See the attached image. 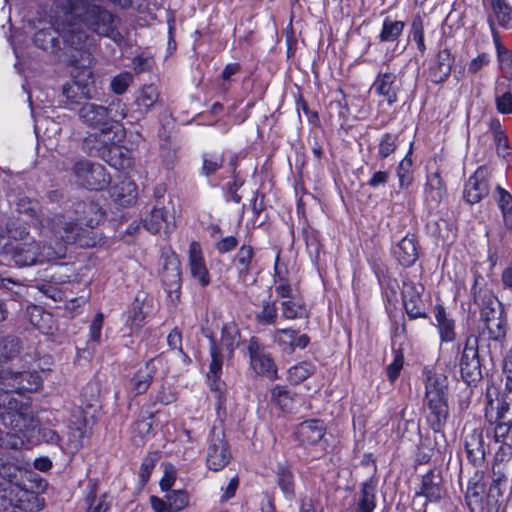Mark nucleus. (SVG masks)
Listing matches in <instances>:
<instances>
[{
    "mask_svg": "<svg viewBox=\"0 0 512 512\" xmlns=\"http://www.w3.org/2000/svg\"><path fill=\"white\" fill-rule=\"evenodd\" d=\"M421 379L424 385V417L427 426L435 435L426 434L420 437L415 451V466L430 463L435 451L440 452L436 435L439 434L446 441L445 426L450 415L448 375L438 372L433 365H427L421 371Z\"/></svg>",
    "mask_w": 512,
    "mask_h": 512,
    "instance_id": "nucleus-1",
    "label": "nucleus"
},
{
    "mask_svg": "<svg viewBox=\"0 0 512 512\" xmlns=\"http://www.w3.org/2000/svg\"><path fill=\"white\" fill-rule=\"evenodd\" d=\"M36 47L50 53H59L66 58L68 65L86 68L92 64L96 40L79 24L66 18L56 25L39 29L33 36Z\"/></svg>",
    "mask_w": 512,
    "mask_h": 512,
    "instance_id": "nucleus-2",
    "label": "nucleus"
},
{
    "mask_svg": "<svg viewBox=\"0 0 512 512\" xmlns=\"http://www.w3.org/2000/svg\"><path fill=\"white\" fill-rule=\"evenodd\" d=\"M209 340L210 363L207 373V381L210 391L215 399V411L218 418L227 415V386L221 379L225 358L232 360L236 349L243 343L239 325L235 321L223 323L220 331V339L217 340L212 331L203 333Z\"/></svg>",
    "mask_w": 512,
    "mask_h": 512,
    "instance_id": "nucleus-3",
    "label": "nucleus"
},
{
    "mask_svg": "<svg viewBox=\"0 0 512 512\" xmlns=\"http://www.w3.org/2000/svg\"><path fill=\"white\" fill-rule=\"evenodd\" d=\"M92 0H65L63 10L69 22H75L84 30L99 37L109 38L118 47L125 44V37L119 30L121 19L104 6Z\"/></svg>",
    "mask_w": 512,
    "mask_h": 512,
    "instance_id": "nucleus-4",
    "label": "nucleus"
},
{
    "mask_svg": "<svg viewBox=\"0 0 512 512\" xmlns=\"http://www.w3.org/2000/svg\"><path fill=\"white\" fill-rule=\"evenodd\" d=\"M509 329L508 314L503 303L492 291L485 292L479 310L477 334L473 335V340L485 347L492 359L494 353H502Z\"/></svg>",
    "mask_w": 512,
    "mask_h": 512,
    "instance_id": "nucleus-5",
    "label": "nucleus"
},
{
    "mask_svg": "<svg viewBox=\"0 0 512 512\" xmlns=\"http://www.w3.org/2000/svg\"><path fill=\"white\" fill-rule=\"evenodd\" d=\"M80 406L70 417L67 433V449L77 453L89 440L91 428L88 425L87 412L100 407V389L96 383L89 382L82 387L79 395Z\"/></svg>",
    "mask_w": 512,
    "mask_h": 512,
    "instance_id": "nucleus-6",
    "label": "nucleus"
},
{
    "mask_svg": "<svg viewBox=\"0 0 512 512\" xmlns=\"http://www.w3.org/2000/svg\"><path fill=\"white\" fill-rule=\"evenodd\" d=\"M63 244H74L80 248H92L103 240L99 230L85 229L80 221L63 213H52L44 222V228Z\"/></svg>",
    "mask_w": 512,
    "mask_h": 512,
    "instance_id": "nucleus-7",
    "label": "nucleus"
},
{
    "mask_svg": "<svg viewBox=\"0 0 512 512\" xmlns=\"http://www.w3.org/2000/svg\"><path fill=\"white\" fill-rule=\"evenodd\" d=\"M454 358L442 354L447 367L458 368L459 377L469 387H477L484 378L483 364L479 353V345L473 335H467L463 343H454L451 347Z\"/></svg>",
    "mask_w": 512,
    "mask_h": 512,
    "instance_id": "nucleus-8",
    "label": "nucleus"
},
{
    "mask_svg": "<svg viewBox=\"0 0 512 512\" xmlns=\"http://www.w3.org/2000/svg\"><path fill=\"white\" fill-rule=\"evenodd\" d=\"M48 483L37 473L28 474V479L9 495L10 507H0V512H39L45 507V499L40 496Z\"/></svg>",
    "mask_w": 512,
    "mask_h": 512,
    "instance_id": "nucleus-9",
    "label": "nucleus"
},
{
    "mask_svg": "<svg viewBox=\"0 0 512 512\" xmlns=\"http://www.w3.org/2000/svg\"><path fill=\"white\" fill-rule=\"evenodd\" d=\"M292 440L296 446L313 452L312 459H321L328 453L327 425L323 419H305L293 427Z\"/></svg>",
    "mask_w": 512,
    "mask_h": 512,
    "instance_id": "nucleus-10",
    "label": "nucleus"
},
{
    "mask_svg": "<svg viewBox=\"0 0 512 512\" xmlns=\"http://www.w3.org/2000/svg\"><path fill=\"white\" fill-rule=\"evenodd\" d=\"M161 261V282L163 289L171 302H179L182 288V270L179 256L172 249L163 250L161 253Z\"/></svg>",
    "mask_w": 512,
    "mask_h": 512,
    "instance_id": "nucleus-11",
    "label": "nucleus"
},
{
    "mask_svg": "<svg viewBox=\"0 0 512 512\" xmlns=\"http://www.w3.org/2000/svg\"><path fill=\"white\" fill-rule=\"evenodd\" d=\"M424 286L406 277L402 280L401 302L407 319H429V310L423 298Z\"/></svg>",
    "mask_w": 512,
    "mask_h": 512,
    "instance_id": "nucleus-12",
    "label": "nucleus"
},
{
    "mask_svg": "<svg viewBox=\"0 0 512 512\" xmlns=\"http://www.w3.org/2000/svg\"><path fill=\"white\" fill-rule=\"evenodd\" d=\"M89 153L102 158L108 165L118 171H127L134 166L131 151L114 141L104 139L87 148Z\"/></svg>",
    "mask_w": 512,
    "mask_h": 512,
    "instance_id": "nucleus-13",
    "label": "nucleus"
},
{
    "mask_svg": "<svg viewBox=\"0 0 512 512\" xmlns=\"http://www.w3.org/2000/svg\"><path fill=\"white\" fill-rule=\"evenodd\" d=\"M79 118L86 125L98 129L100 134H91L84 140L86 148L105 138L112 131L106 107L92 102H85L78 111Z\"/></svg>",
    "mask_w": 512,
    "mask_h": 512,
    "instance_id": "nucleus-14",
    "label": "nucleus"
},
{
    "mask_svg": "<svg viewBox=\"0 0 512 512\" xmlns=\"http://www.w3.org/2000/svg\"><path fill=\"white\" fill-rule=\"evenodd\" d=\"M77 182L91 191H101L109 187L111 176L106 168L89 160H79L72 167Z\"/></svg>",
    "mask_w": 512,
    "mask_h": 512,
    "instance_id": "nucleus-15",
    "label": "nucleus"
},
{
    "mask_svg": "<svg viewBox=\"0 0 512 512\" xmlns=\"http://www.w3.org/2000/svg\"><path fill=\"white\" fill-rule=\"evenodd\" d=\"M247 354L250 359L249 365L258 376L266 377L272 381L278 379V367L275 360L258 337L251 336L249 338Z\"/></svg>",
    "mask_w": 512,
    "mask_h": 512,
    "instance_id": "nucleus-16",
    "label": "nucleus"
},
{
    "mask_svg": "<svg viewBox=\"0 0 512 512\" xmlns=\"http://www.w3.org/2000/svg\"><path fill=\"white\" fill-rule=\"evenodd\" d=\"M486 412L485 417L491 425H494V441L499 442L501 438H507L512 429V393L503 391L497 397L495 413Z\"/></svg>",
    "mask_w": 512,
    "mask_h": 512,
    "instance_id": "nucleus-17",
    "label": "nucleus"
},
{
    "mask_svg": "<svg viewBox=\"0 0 512 512\" xmlns=\"http://www.w3.org/2000/svg\"><path fill=\"white\" fill-rule=\"evenodd\" d=\"M32 471L24 470L14 461H5L0 464V507H10L9 495L28 479Z\"/></svg>",
    "mask_w": 512,
    "mask_h": 512,
    "instance_id": "nucleus-18",
    "label": "nucleus"
},
{
    "mask_svg": "<svg viewBox=\"0 0 512 512\" xmlns=\"http://www.w3.org/2000/svg\"><path fill=\"white\" fill-rule=\"evenodd\" d=\"M232 453L230 444L225 437L224 431L216 432L213 428L208 437L206 452V467L214 472L223 470L231 461Z\"/></svg>",
    "mask_w": 512,
    "mask_h": 512,
    "instance_id": "nucleus-19",
    "label": "nucleus"
},
{
    "mask_svg": "<svg viewBox=\"0 0 512 512\" xmlns=\"http://www.w3.org/2000/svg\"><path fill=\"white\" fill-rule=\"evenodd\" d=\"M490 193V172L481 165L469 176L463 187V200L469 205L480 203Z\"/></svg>",
    "mask_w": 512,
    "mask_h": 512,
    "instance_id": "nucleus-20",
    "label": "nucleus"
},
{
    "mask_svg": "<svg viewBox=\"0 0 512 512\" xmlns=\"http://www.w3.org/2000/svg\"><path fill=\"white\" fill-rule=\"evenodd\" d=\"M446 494L442 474L435 469H429L421 476L420 483L415 488L414 497H424L425 503H439Z\"/></svg>",
    "mask_w": 512,
    "mask_h": 512,
    "instance_id": "nucleus-21",
    "label": "nucleus"
},
{
    "mask_svg": "<svg viewBox=\"0 0 512 512\" xmlns=\"http://www.w3.org/2000/svg\"><path fill=\"white\" fill-rule=\"evenodd\" d=\"M188 268L191 278L201 287L206 288L212 282L204 252L199 241L193 240L188 247Z\"/></svg>",
    "mask_w": 512,
    "mask_h": 512,
    "instance_id": "nucleus-22",
    "label": "nucleus"
},
{
    "mask_svg": "<svg viewBox=\"0 0 512 512\" xmlns=\"http://www.w3.org/2000/svg\"><path fill=\"white\" fill-rule=\"evenodd\" d=\"M374 95L381 97L388 106L398 102L401 84L392 71H379L370 87Z\"/></svg>",
    "mask_w": 512,
    "mask_h": 512,
    "instance_id": "nucleus-23",
    "label": "nucleus"
},
{
    "mask_svg": "<svg viewBox=\"0 0 512 512\" xmlns=\"http://www.w3.org/2000/svg\"><path fill=\"white\" fill-rule=\"evenodd\" d=\"M455 63V55L447 47L438 50V52L430 59L427 68L428 80L435 84H443L446 82L452 72Z\"/></svg>",
    "mask_w": 512,
    "mask_h": 512,
    "instance_id": "nucleus-24",
    "label": "nucleus"
},
{
    "mask_svg": "<svg viewBox=\"0 0 512 512\" xmlns=\"http://www.w3.org/2000/svg\"><path fill=\"white\" fill-rule=\"evenodd\" d=\"M271 337L280 352L288 356L294 354L296 349L303 350L310 344V337L307 334H299V331L292 327L277 328Z\"/></svg>",
    "mask_w": 512,
    "mask_h": 512,
    "instance_id": "nucleus-25",
    "label": "nucleus"
},
{
    "mask_svg": "<svg viewBox=\"0 0 512 512\" xmlns=\"http://www.w3.org/2000/svg\"><path fill=\"white\" fill-rule=\"evenodd\" d=\"M370 267L379 284L385 308L395 306L399 288L397 279L391 275L388 267L382 263L373 262L370 263Z\"/></svg>",
    "mask_w": 512,
    "mask_h": 512,
    "instance_id": "nucleus-26",
    "label": "nucleus"
},
{
    "mask_svg": "<svg viewBox=\"0 0 512 512\" xmlns=\"http://www.w3.org/2000/svg\"><path fill=\"white\" fill-rule=\"evenodd\" d=\"M421 246L414 234L407 233L391 250L396 262L403 268L415 265L420 256Z\"/></svg>",
    "mask_w": 512,
    "mask_h": 512,
    "instance_id": "nucleus-27",
    "label": "nucleus"
},
{
    "mask_svg": "<svg viewBox=\"0 0 512 512\" xmlns=\"http://www.w3.org/2000/svg\"><path fill=\"white\" fill-rule=\"evenodd\" d=\"M464 451L468 463L473 467L479 468L484 465L486 449L483 428H474L471 432L465 435Z\"/></svg>",
    "mask_w": 512,
    "mask_h": 512,
    "instance_id": "nucleus-28",
    "label": "nucleus"
},
{
    "mask_svg": "<svg viewBox=\"0 0 512 512\" xmlns=\"http://www.w3.org/2000/svg\"><path fill=\"white\" fill-rule=\"evenodd\" d=\"M433 314L440 345L454 343L457 338L456 320L447 312L443 303L433 306Z\"/></svg>",
    "mask_w": 512,
    "mask_h": 512,
    "instance_id": "nucleus-29",
    "label": "nucleus"
},
{
    "mask_svg": "<svg viewBox=\"0 0 512 512\" xmlns=\"http://www.w3.org/2000/svg\"><path fill=\"white\" fill-rule=\"evenodd\" d=\"M156 374L157 367L154 358H150L143 365H140L129 380L130 389L134 396L145 394L153 383Z\"/></svg>",
    "mask_w": 512,
    "mask_h": 512,
    "instance_id": "nucleus-30",
    "label": "nucleus"
},
{
    "mask_svg": "<svg viewBox=\"0 0 512 512\" xmlns=\"http://www.w3.org/2000/svg\"><path fill=\"white\" fill-rule=\"evenodd\" d=\"M377 507V482L373 477L361 483L354 497L352 512H374Z\"/></svg>",
    "mask_w": 512,
    "mask_h": 512,
    "instance_id": "nucleus-31",
    "label": "nucleus"
},
{
    "mask_svg": "<svg viewBox=\"0 0 512 512\" xmlns=\"http://www.w3.org/2000/svg\"><path fill=\"white\" fill-rule=\"evenodd\" d=\"M256 249L250 243H243L231 259L239 281L246 282L255 262Z\"/></svg>",
    "mask_w": 512,
    "mask_h": 512,
    "instance_id": "nucleus-32",
    "label": "nucleus"
},
{
    "mask_svg": "<svg viewBox=\"0 0 512 512\" xmlns=\"http://www.w3.org/2000/svg\"><path fill=\"white\" fill-rule=\"evenodd\" d=\"M78 277L75 263L59 261L49 265L43 275V280L55 285L76 281Z\"/></svg>",
    "mask_w": 512,
    "mask_h": 512,
    "instance_id": "nucleus-33",
    "label": "nucleus"
},
{
    "mask_svg": "<svg viewBox=\"0 0 512 512\" xmlns=\"http://www.w3.org/2000/svg\"><path fill=\"white\" fill-rule=\"evenodd\" d=\"M423 192L425 200L433 203L436 207L439 206L446 197L447 185L441 175L439 167L434 172H428L426 174Z\"/></svg>",
    "mask_w": 512,
    "mask_h": 512,
    "instance_id": "nucleus-34",
    "label": "nucleus"
},
{
    "mask_svg": "<svg viewBox=\"0 0 512 512\" xmlns=\"http://www.w3.org/2000/svg\"><path fill=\"white\" fill-rule=\"evenodd\" d=\"M76 212L78 220L85 229L98 230L97 226L105 220L106 212L99 203L88 200L78 203Z\"/></svg>",
    "mask_w": 512,
    "mask_h": 512,
    "instance_id": "nucleus-35",
    "label": "nucleus"
},
{
    "mask_svg": "<svg viewBox=\"0 0 512 512\" xmlns=\"http://www.w3.org/2000/svg\"><path fill=\"white\" fill-rule=\"evenodd\" d=\"M276 484L287 501L296 497V478L292 466L288 462H280L274 470Z\"/></svg>",
    "mask_w": 512,
    "mask_h": 512,
    "instance_id": "nucleus-36",
    "label": "nucleus"
},
{
    "mask_svg": "<svg viewBox=\"0 0 512 512\" xmlns=\"http://www.w3.org/2000/svg\"><path fill=\"white\" fill-rule=\"evenodd\" d=\"M109 194L117 205L129 207L137 200V186L132 180L124 179L112 185L109 188Z\"/></svg>",
    "mask_w": 512,
    "mask_h": 512,
    "instance_id": "nucleus-37",
    "label": "nucleus"
},
{
    "mask_svg": "<svg viewBox=\"0 0 512 512\" xmlns=\"http://www.w3.org/2000/svg\"><path fill=\"white\" fill-rule=\"evenodd\" d=\"M485 484L480 481L468 482L465 495L469 512H491L490 501L483 495Z\"/></svg>",
    "mask_w": 512,
    "mask_h": 512,
    "instance_id": "nucleus-38",
    "label": "nucleus"
},
{
    "mask_svg": "<svg viewBox=\"0 0 512 512\" xmlns=\"http://www.w3.org/2000/svg\"><path fill=\"white\" fill-rule=\"evenodd\" d=\"M38 242H18L11 248V258L17 266L38 264Z\"/></svg>",
    "mask_w": 512,
    "mask_h": 512,
    "instance_id": "nucleus-39",
    "label": "nucleus"
},
{
    "mask_svg": "<svg viewBox=\"0 0 512 512\" xmlns=\"http://www.w3.org/2000/svg\"><path fill=\"white\" fill-rule=\"evenodd\" d=\"M17 211L19 214L26 216L32 225L43 230L48 215H44L43 207L38 200L28 197L20 198L17 202Z\"/></svg>",
    "mask_w": 512,
    "mask_h": 512,
    "instance_id": "nucleus-40",
    "label": "nucleus"
},
{
    "mask_svg": "<svg viewBox=\"0 0 512 512\" xmlns=\"http://www.w3.org/2000/svg\"><path fill=\"white\" fill-rule=\"evenodd\" d=\"M147 294L139 291L128 306L126 324L132 331H139L143 328L146 319L144 304Z\"/></svg>",
    "mask_w": 512,
    "mask_h": 512,
    "instance_id": "nucleus-41",
    "label": "nucleus"
},
{
    "mask_svg": "<svg viewBox=\"0 0 512 512\" xmlns=\"http://www.w3.org/2000/svg\"><path fill=\"white\" fill-rule=\"evenodd\" d=\"M508 478L504 472L493 469V478L486 492L490 511L499 512Z\"/></svg>",
    "mask_w": 512,
    "mask_h": 512,
    "instance_id": "nucleus-42",
    "label": "nucleus"
},
{
    "mask_svg": "<svg viewBox=\"0 0 512 512\" xmlns=\"http://www.w3.org/2000/svg\"><path fill=\"white\" fill-rule=\"evenodd\" d=\"M301 236L310 257L313 262L317 264L324 248L320 231L314 228L309 222L301 225Z\"/></svg>",
    "mask_w": 512,
    "mask_h": 512,
    "instance_id": "nucleus-43",
    "label": "nucleus"
},
{
    "mask_svg": "<svg viewBox=\"0 0 512 512\" xmlns=\"http://www.w3.org/2000/svg\"><path fill=\"white\" fill-rule=\"evenodd\" d=\"M413 142L410 143L409 149L405 156L396 166V176L398 178V187L402 191L408 190L414 183L413 170Z\"/></svg>",
    "mask_w": 512,
    "mask_h": 512,
    "instance_id": "nucleus-44",
    "label": "nucleus"
},
{
    "mask_svg": "<svg viewBox=\"0 0 512 512\" xmlns=\"http://www.w3.org/2000/svg\"><path fill=\"white\" fill-rule=\"evenodd\" d=\"M160 98V92L156 85L145 84L138 89L135 95V105L137 111L142 114H148Z\"/></svg>",
    "mask_w": 512,
    "mask_h": 512,
    "instance_id": "nucleus-45",
    "label": "nucleus"
},
{
    "mask_svg": "<svg viewBox=\"0 0 512 512\" xmlns=\"http://www.w3.org/2000/svg\"><path fill=\"white\" fill-rule=\"evenodd\" d=\"M494 105L498 114L512 115V84L497 82L494 87Z\"/></svg>",
    "mask_w": 512,
    "mask_h": 512,
    "instance_id": "nucleus-46",
    "label": "nucleus"
},
{
    "mask_svg": "<svg viewBox=\"0 0 512 512\" xmlns=\"http://www.w3.org/2000/svg\"><path fill=\"white\" fill-rule=\"evenodd\" d=\"M170 218L173 219L167 207L154 205L149 214L143 219V227L151 234H157L164 224L168 226Z\"/></svg>",
    "mask_w": 512,
    "mask_h": 512,
    "instance_id": "nucleus-47",
    "label": "nucleus"
},
{
    "mask_svg": "<svg viewBox=\"0 0 512 512\" xmlns=\"http://www.w3.org/2000/svg\"><path fill=\"white\" fill-rule=\"evenodd\" d=\"M281 318L284 320L306 319L310 317V310L303 299H286L280 302Z\"/></svg>",
    "mask_w": 512,
    "mask_h": 512,
    "instance_id": "nucleus-48",
    "label": "nucleus"
},
{
    "mask_svg": "<svg viewBox=\"0 0 512 512\" xmlns=\"http://www.w3.org/2000/svg\"><path fill=\"white\" fill-rule=\"evenodd\" d=\"M405 22L397 20L391 16L383 19L381 30L377 36L381 43H398L405 29Z\"/></svg>",
    "mask_w": 512,
    "mask_h": 512,
    "instance_id": "nucleus-49",
    "label": "nucleus"
},
{
    "mask_svg": "<svg viewBox=\"0 0 512 512\" xmlns=\"http://www.w3.org/2000/svg\"><path fill=\"white\" fill-rule=\"evenodd\" d=\"M67 247L65 244L56 242L52 243H38V263H57L66 258Z\"/></svg>",
    "mask_w": 512,
    "mask_h": 512,
    "instance_id": "nucleus-50",
    "label": "nucleus"
},
{
    "mask_svg": "<svg viewBox=\"0 0 512 512\" xmlns=\"http://www.w3.org/2000/svg\"><path fill=\"white\" fill-rule=\"evenodd\" d=\"M400 146V133L387 131L380 135L376 158L384 161L392 156Z\"/></svg>",
    "mask_w": 512,
    "mask_h": 512,
    "instance_id": "nucleus-51",
    "label": "nucleus"
},
{
    "mask_svg": "<svg viewBox=\"0 0 512 512\" xmlns=\"http://www.w3.org/2000/svg\"><path fill=\"white\" fill-rule=\"evenodd\" d=\"M242 69L239 62H229L224 66L217 77V89L221 94L225 95L231 90L236 82V76L242 72Z\"/></svg>",
    "mask_w": 512,
    "mask_h": 512,
    "instance_id": "nucleus-52",
    "label": "nucleus"
},
{
    "mask_svg": "<svg viewBox=\"0 0 512 512\" xmlns=\"http://www.w3.org/2000/svg\"><path fill=\"white\" fill-rule=\"evenodd\" d=\"M493 20L503 29H512V6L507 0H489Z\"/></svg>",
    "mask_w": 512,
    "mask_h": 512,
    "instance_id": "nucleus-53",
    "label": "nucleus"
},
{
    "mask_svg": "<svg viewBox=\"0 0 512 512\" xmlns=\"http://www.w3.org/2000/svg\"><path fill=\"white\" fill-rule=\"evenodd\" d=\"M316 371V366L308 360L300 361L291 366L287 371V381L297 386L311 377Z\"/></svg>",
    "mask_w": 512,
    "mask_h": 512,
    "instance_id": "nucleus-54",
    "label": "nucleus"
},
{
    "mask_svg": "<svg viewBox=\"0 0 512 512\" xmlns=\"http://www.w3.org/2000/svg\"><path fill=\"white\" fill-rule=\"evenodd\" d=\"M255 321L260 326L275 325L278 321L277 300L271 298L263 300L261 310L255 314Z\"/></svg>",
    "mask_w": 512,
    "mask_h": 512,
    "instance_id": "nucleus-55",
    "label": "nucleus"
},
{
    "mask_svg": "<svg viewBox=\"0 0 512 512\" xmlns=\"http://www.w3.org/2000/svg\"><path fill=\"white\" fill-rule=\"evenodd\" d=\"M245 179L242 175L230 176L229 180L221 187L223 197L227 203L240 204L242 195L239 190L244 186Z\"/></svg>",
    "mask_w": 512,
    "mask_h": 512,
    "instance_id": "nucleus-56",
    "label": "nucleus"
},
{
    "mask_svg": "<svg viewBox=\"0 0 512 512\" xmlns=\"http://www.w3.org/2000/svg\"><path fill=\"white\" fill-rule=\"evenodd\" d=\"M388 318L391 323L390 331H391V337L397 338V337H407L408 335V328H407V320L406 314L404 313H398L396 307H387L385 308Z\"/></svg>",
    "mask_w": 512,
    "mask_h": 512,
    "instance_id": "nucleus-57",
    "label": "nucleus"
},
{
    "mask_svg": "<svg viewBox=\"0 0 512 512\" xmlns=\"http://www.w3.org/2000/svg\"><path fill=\"white\" fill-rule=\"evenodd\" d=\"M22 343L16 336L0 337V363L17 357L21 351Z\"/></svg>",
    "mask_w": 512,
    "mask_h": 512,
    "instance_id": "nucleus-58",
    "label": "nucleus"
},
{
    "mask_svg": "<svg viewBox=\"0 0 512 512\" xmlns=\"http://www.w3.org/2000/svg\"><path fill=\"white\" fill-rule=\"evenodd\" d=\"M164 498L168 500L170 512H182L190 505V493L186 489H174L167 492Z\"/></svg>",
    "mask_w": 512,
    "mask_h": 512,
    "instance_id": "nucleus-59",
    "label": "nucleus"
},
{
    "mask_svg": "<svg viewBox=\"0 0 512 512\" xmlns=\"http://www.w3.org/2000/svg\"><path fill=\"white\" fill-rule=\"evenodd\" d=\"M160 457L161 456L159 451H150L143 458L138 472V485L141 488L145 487L148 484L151 474Z\"/></svg>",
    "mask_w": 512,
    "mask_h": 512,
    "instance_id": "nucleus-60",
    "label": "nucleus"
},
{
    "mask_svg": "<svg viewBox=\"0 0 512 512\" xmlns=\"http://www.w3.org/2000/svg\"><path fill=\"white\" fill-rule=\"evenodd\" d=\"M270 400L272 404L285 412L291 408L293 395L287 386L277 384L270 390Z\"/></svg>",
    "mask_w": 512,
    "mask_h": 512,
    "instance_id": "nucleus-61",
    "label": "nucleus"
},
{
    "mask_svg": "<svg viewBox=\"0 0 512 512\" xmlns=\"http://www.w3.org/2000/svg\"><path fill=\"white\" fill-rule=\"evenodd\" d=\"M105 107L112 130L121 126L122 120L127 116V106L123 100L119 97H114L111 99L108 106Z\"/></svg>",
    "mask_w": 512,
    "mask_h": 512,
    "instance_id": "nucleus-62",
    "label": "nucleus"
},
{
    "mask_svg": "<svg viewBox=\"0 0 512 512\" xmlns=\"http://www.w3.org/2000/svg\"><path fill=\"white\" fill-rule=\"evenodd\" d=\"M177 399V392L170 385L162 383L155 393L150 395L149 401L146 405L149 407H153L156 404L167 406L176 402Z\"/></svg>",
    "mask_w": 512,
    "mask_h": 512,
    "instance_id": "nucleus-63",
    "label": "nucleus"
},
{
    "mask_svg": "<svg viewBox=\"0 0 512 512\" xmlns=\"http://www.w3.org/2000/svg\"><path fill=\"white\" fill-rule=\"evenodd\" d=\"M487 23L489 25L493 43L495 45L497 59L501 63L512 64V51L509 50L501 41L499 32L496 28V22L492 17H487Z\"/></svg>",
    "mask_w": 512,
    "mask_h": 512,
    "instance_id": "nucleus-64",
    "label": "nucleus"
}]
</instances>
